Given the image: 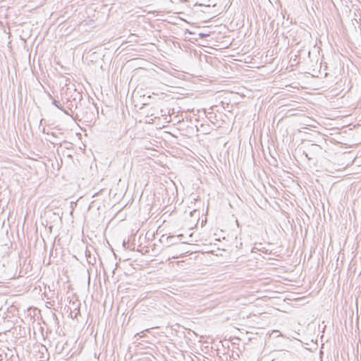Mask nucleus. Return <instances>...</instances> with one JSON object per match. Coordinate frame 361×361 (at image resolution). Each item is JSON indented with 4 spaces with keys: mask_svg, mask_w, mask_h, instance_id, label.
Masks as SVG:
<instances>
[{
    "mask_svg": "<svg viewBox=\"0 0 361 361\" xmlns=\"http://www.w3.org/2000/svg\"><path fill=\"white\" fill-rule=\"evenodd\" d=\"M76 109L73 116H71L76 121L91 123L98 116L97 107L89 97L80 103V106H76Z\"/></svg>",
    "mask_w": 361,
    "mask_h": 361,
    "instance_id": "f257e3e1",
    "label": "nucleus"
},
{
    "mask_svg": "<svg viewBox=\"0 0 361 361\" xmlns=\"http://www.w3.org/2000/svg\"><path fill=\"white\" fill-rule=\"evenodd\" d=\"M62 99L66 100L64 104L70 110L66 112V115L71 116H73V113L77 109L76 106H80V103L86 100V99L83 98L82 92L72 87L66 88L65 92L62 94Z\"/></svg>",
    "mask_w": 361,
    "mask_h": 361,
    "instance_id": "f03ea898",
    "label": "nucleus"
},
{
    "mask_svg": "<svg viewBox=\"0 0 361 361\" xmlns=\"http://www.w3.org/2000/svg\"><path fill=\"white\" fill-rule=\"evenodd\" d=\"M85 257L88 264H94L96 263V258L94 257H92L91 252L87 248L85 250Z\"/></svg>",
    "mask_w": 361,
    "mask_h": 361,
    "instance_id": "7ed1b4c3",
    "label": "nucleus"
},
{
    "mask_svg": "<svg viewBox=\"0 0 361 361\" xmlns=\"http://www.w3.org/2000/svg\"><path fill=\"white\" fill-rule=\"evenodd\" d=\"M58 109H59L60 110H61L62 111H63L66 114V112H68V111H70L66 107H64L61 103H60V105L59 106V107H57Z\"/></svg>",
    "mask_w": 361,
    "mask_h": 361,
    "instance_id": "20e7f679",
    "label": "nucleus"
},
{
    "mask_svg": "<svg viewBox=\"0 0 361 361\" xmlns=\"http://www.w3.org/2000/svg\"><path fill=\"white\" fill-rule=\"evenodd\" d=\"M6 288L5 286L0 285V293H8Z\"/></svg>",
    "mask_w": 361,
    "mask_h": 361,
    "instance_id": "39448f33",
    "label": "nucleus"
},
{
    "mask_svg": "<svg viewBox=\"0 0 361 361\" xmlns=\"http://www.w3.org/2000/svg\"><path fill=\"white\" fill-rule=\"evenodd\" d=\"M52 104L56 106V107H59V106L60 105V102L56 100L55 99H53L52 101Z\"/></svg>",
    "mask_w": 361,
    "mask_h": 361,
    "instance_id": "423d86ee",
    "label": "nucleus"
},
{
    "mask_svg": "<svg viewBox=\"0 0 361 361\" xmlns=\"http://www.w3.org/2000/svg\"><path fill=\"white\" fill-rule=\"evenodd\" d=\"M48 135H49V133H48ZM50 135H51L52 137H54V138H56V139L57 138V135H56V133L52 132V133H50Z\"/></svg>",
    "mask_w": 361,
    "mask_h": 361,
    "instance_id": "0eeeda50",
    "label": "nucleus"
},
{
    "mask_svg": "<svg viewBox=\"0 0 361 361\" xmlns=\"http://www.w3.org/2000/svg\"><path fill=\"white\" fill-rule=\"evenodd\" d=\"M200 35L201 37H203L206 36V35H204V34H200Z\"/></svg>",
    "mask_w": 361,
    "mask_h": 361,
    "instance_id": "6e6552de",
    "label": "nucleus"
},
{
    "mask_svg": "<svg viewBox=\"0 0 361 361\" xmlns=\"http://www.w3.org/2000/svg\"><path fill=\"white\" fill-rule=\"evenodd\" d=\"M173 238V236L168 237V238H167V240H171V239H172Z\"/></svg>",
    "mask_w": 361,
    "mask_h": 361,
    "instance_id": "1a4fd4ad",
    "label": "nucleus"
},
{
    "mask_svg": "<svg viewBox=\"0 0 361 361\" xmlns=\"http://www.w3.org/2000/svg\"><path fill=\"white\" fill-rule=\"evenodd\" d=\"M183 234H180V235H178V238H181V237H183Z\"/></svg>",
    "mask_w": 361,
    "mask_h": 361,
    "instance_id": "9d476101",
    "label": "nucleus"
},
{
    "mask_svg": "<svg viewBox=\"0 0 361 361\" xmlns=\"http://www.w3.org/2000/svg\"><path fill=\"white\" fill-rule=\"evenodd\" d=\"M312 146L317 147V145H314V144H312Z\"/></svg>",
    "mask_w": 361,
    "mask_h": 361,
    "instance_id": "9b49d317",
    "label": "nucleus"
},
{
    "mask_svg": "<svg viewBox=\"0 0 361 361\" xmlns=\"http://www.w3.org/2000/svg\"><path fill=\"white\" fill-rule=\"evenodd\" d=\"M276 293H281V292H279V291H276Z\"/></svg>",
    "mask_w": 361,
    "mask_h": 361,
    "instance_id": "f8f14e48",
    "label": "nucleus"
}]
</instances>
